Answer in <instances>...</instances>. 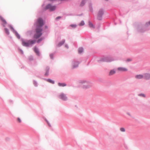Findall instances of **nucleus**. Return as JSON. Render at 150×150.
Instances as JSON below:
<instances>
[{"mask_svg": "<svg viewBox=\"0 0 150 150\" xmlns=\"http://www.w3.org/2000/svg\"><path fill=\"white\" fill-rule=\"evenodd\" d=\"M79 82L82 84H84L83 86V88L85 89L89 88L93 86L91 82L85 80H80L79 81Z\"/></svg>", "mask_w": 150, "mask_h": 150, "instance_id": "obj_3", "label": "nucleus"}, {"mask_svg": "<svg viewBox=\"0 0 150 150\" xmlns=\"http://www.w3.org/2000/svg\"><path fill=\"white\" fill-rule=\"evenodd\" d=\"M80 62L76 59L73 60L71 62V67L72 69L77 68L79 66Z\"/></svg>", "mask_w": 150, "mask_h": 150, "instance_id": "obj_7", "label": "nucleus"}, {"mask_svg": "<svg viewBox=\"0 0 150 150\" xmlns=\"http://www.w3.org/2000/svg\"><path fill=\"white\" fill-rule=\"evenodd\" d=\"M56 8L55 6H52L51 4H47L44 8L45 10H49L50 11H54Z\"/></svg>", "mask_w": 150, "mask_h": 150, "instance_id": "obj_4", "label": "nucleus"}, {"mask_svg": "<svg viewBox=\"0 0 150 150\" xmlns=\"http://www.w3.org/2000/svg\"><path fill=\"white\" fill-rule=\"evenodd\" d=\"M104 14V10L103 9H100L98 13L97 16L98 19L99 20H101L102 18V16Z\"/></svg>", "mask_w": 150, "mask_h": 150, "instance_id": "obj_9", "label": "nucleus"}, {"mask_svg": "<svg viewBox=\"0 0 150 150\" xmlns=\"http://www.w3.org/2000/svg\"><path fill=\"white\" fill-rule=\"evenodd\" d=\"M18 50H19V51L21 53V54H23V50H22L21 49H20V48H19V49H18Z\"/></svg>", "mask_w": 150, "mask_h": 150, "instance_id": "obj_36", "label": "nucleus"}, {"mask_svg": "<svg viewBox=\"0 0 150 150\" xmlns=\"http://www.w3.org/2000/svg\"><path fill=\"white\" fill-rule=\"evenodd\" d=\"M58 98L64 101H67L68 100L67 95L63 93H60L58 96Z\"/></svg>", "mask_w": 150, "mask_h": 150, "instance_id": "obj_6", "label": "nucleus"}, {"mask_svg": "<svg viewBox=\"0 0 150 150\" xmlns=\"http://www.w3.org/2000/svg\"><path fill=\"white\" fill-rule=\"evenodd\" d=\"M62 18V17L60 16H59L55 18V20L56 21H58L59 19H61Z\"/></svg>", "mask_w": 150, "mask_h": 150, "instance_id": "obj_30", "label": "nucleus"}, {"mask_svg": "<svg viewBox=\"0 0 150 150\" xmlns=\"http://www.w3.org/2000/svg\"><path fill=\"white\" fill-rule=\"evenodd\" d=\"M50 70V68L47 67H46L45 69L46 72L45 74V76H47L49 75V71Z\"/></svg>", "mask_w": 150, "mask_h": 150, "instance_id": "obj_18", "label": "nucleus"}, {"mask_svg": "<svg viewBox=\"0 0 150 150\" xmlns=\"http://www.w3.org/2000/svg\"><path fill=\"white\" fill-rule=\"evenodd\" d=\"M146 27H148L150 26V21L146 22L145 25Z\"/></svg>", "mask_w": 150, "mask_h": 150, "instance_id": "obj_26", "label": "nucleus"}, {"mask_svg": "<svg viewBox=\"0 0 150 150\" xmlns=\"http://www.w3.org/2000/svg\"><path fill=\"white\" fill-rule=\"evenodd\" d=\"M21 40L22 45L26 47L32 46L33 44L35 43L36 42L35 40H25L23 38H22Z\"/></svg>", "mask_w": 150, "mask_h": 150, "instance_id": "obj_2", "label": "nucleus"}, {"mask_svg": "<svg viewBox=\"0 0 150 150\" xmlns=\"http://www.w3.org/2000/svg\"><path fill=\"white\" fill-rule=\"evenodd\" d=\"M117 69L120 72H125L128 70V69L126 68L123 67H119L117 68Z\"/></svg>", "mask_w": 150, "mask_h": 150, "instance_id": "obj_11", "label": "nucleus"}, {"mask_svg": "<svg viewBox=\"0 0 150 150\" xmlns=\"http://www.w3.org/2000/svg\"><path fill=\"white\" fill-rule=\"evenodd\" d=\"M65 47H66L67 49L69 48L68 45L67 44H66L65 45Z\"/></svg>", "mask_w": 150, "mask_h": 150, "instance_id": "obj_40", "label": "nucleus"}, {"mask_svg": "<svg viewBox=\"0 0 150 150\" xmlns=\"http://www.w3.org/2000/svg\"><path fill=\"white\" fill-rule=\"evenodd\" d=\"M144 79L146 80L150 79V73H145L144 74Z\"/></svg>", "mask_w": 150, "mask_h": 150, "instance_id": "obj_12", "label": "nucleus"}, {"mask_svg": "<svg viewBox=\"0 0 150 150\" xmlns=\"http://www.w3.org/2000/svg\"><path fill=\"white\" fill-rule=\"evenodd\" d=\"M8 139H9V138H6V140H8Z\"/></svg>", "mask_w": 150, "mask_h": 150, "instance_id": "obj_43", "label": "nucleus"}, {"mask_svg": "<svg viewBox=\"0 0 150 150\" xmlns=\"http://www.w3.org/2000/svg\"><path fill=\"white\" fill-rule=\"evenodd\" d=\"M132 59H130V58H128V59H127V60H126V61L127 62H130L132 61Z\"/></svg>", "mask_w": 150, "mask_h": 150, "instance_id": "obj_37", "label": "nucleus"}, {"mask_svg": "<svg viewBox=\"0 0 150 150\" xmlns=\"http://www.w3.org/2000/svg\"><path fill=\"white\" fill-rule=\"evenodd\" d=\"M70 26L73 28H74L76 27L77 25L75 24H72L70 25Z\"/></svg>", "mask_w": 150, "mask_h": 150, "instance_id": "obj_28", "label": "nucleus"}, {"mask_svg": "<svg viewBox=\"0 0 150 150\" xmlns=\"http://www.w3.org/2000/svg\"><path fill=\"white\" fill-rule=\"evenodd\" d=\"M135 77L136 79H141L144 78V74H138L135 76Z\"/></svg>", "mask_w": 150, "mask_h": 150, "instance_id": "obj_13", "label": "nucleus"}, {"mask_svg": "<svg viewBox=\"0 0 150 150\" xmlns=\"http://www.w3.org/2000/svg\"><path fill=\"white\" fill-rule=\"evenodd\" d=\"M0 19L2 22V25L4 27H5L6 25L7 24V22L1 16H0Z\"/></svg>", "mask_w": 150, "mask_h": 150, "instance_id": "obj_10", "label": "nucleus"}, {"mask_svg": "<svg viewBox=\"0 0 150 150\" xmlns=\"http://www.w3.org/2000/svg\"><path fill=\"white\" fill-rule=\"evenodd\" d=\"M85 24L84 21H82L81 22L79 23V25L80 26H82L83 25Z\"/></svg>", "mask_w": 150, "mask_h": 150, "instance_id": "obj_27", "label": "nucleus"}, {"mask_svg": "<svg viewBox=\"0 0 150 150\" xmlns=\"http://www.w3.org/2000/svg\"><path fill=\"white\" fill-rule=\"evenodd\" d=\"M83 51V49L82 47H80L78 49V52L79 54L81 53Z\"/></svg>", "mask_w": 150, "mask_h": 150, "instance_id": "obj_25", "label": "nucleus"}, {"mask_svg": "<svg viewBox=\"0 0 150 150\" xmlns=\"http://www.w3.org/2000/svg\"><path fill=\"white\" fill-rule=\"evenodd\" d=\"M92 4L91 2H90L88 4V6L90 11L91 12H93V9L92 6Z\"/></svg>", "mask_w": 150, "mask_h": 150, "instance_id": "obj_20", "label": "nucleus"}, {"mask_svg": "<svg viewBox=\"0 0 150 150\" xmlns=\"http://www.w3.org/2000/svg\"><path fill=\"white\" fill-rule=\"evenodd\" d=\"M4 30L5 33L7 35H9V34L10 33L8 29L6 28H5Z\"/></svg>", "mask_w": 150, "mask_h": 150, "instance_id": "obj_23", "label": "nucleus"}, {"mask_svg": "<svg viewBox=\"0 0 150 150\" xmlns=\"http://www.w3.org/2000/svg\"><path fill=\"white\" fill-rule=\"evenodd\" d=\"M65 40L64 39L62 41L59 42L57 45V46L60 47L65 42Z\"/></svg>", "mask_w": 150, "mask_h": 150, "instance_id": "obj_17", "label": "nucleus"}, {"mask_svg": "<svg viewBox=\"0 0 150 150\" xmlns=\"http://www.w3.org/2000/svg\"><path fill=\"white\" fill-rule=\"evenodd\" d=\"M44 79L46 81L50 83H51L54 84V81L53 80H52L50 79Z\"/></svg>", "mask_w": 150, "mask_h": 150, "instance_id": "obj_15", "label": "nucleus"}, {"mask_svg": "<svg viewBox=\"0 0 150 150\" xmlns=\"http://www.w3.org/2000/svg\"><path fill=\"white\" fill-rule=\"evenodd\" d=\"M33 84L35 87H37L38 85V82L35 80H33Z\"/></svg>", "mask_w": 150, "mask_h": 150, "instance_id": "obj_24", "label": "nucleus"}, {"mask_svg": "<svg viewBox=\"0 0 150 150\" xmlns=\"http://www.w3.org/2000/svg\"><path fill=\"white\" fill-rule=\"evenodd\" d=\"M127 114L129 116H130V117H131V116H131V114H130L129 112H127Z\"/></svg>", "mask_w": 150, "mask_h": 150, "instance_id": "obj_39", "label": "nucleus"}, {"mask_svg": "<svg viewBox=\"0 0 150 150\" xmlns=\"http://www.w3.org/2000/svg\"><path fill=\"white\" fill-rule=\"evenodd\" d=\"M8 27L10 28L11 31L15 35L17 38L18 39H20L21 38L20 35L18 33L17 31L14 29L12 26L11 25H8Z\"/></svg>", "mask_w": 150, "mask_h": 150, "instance_id": "obj_8", "label": "nucleus"}, {"mask_svg": "<svg viewBox=\"0 0 150 150\" xmlns=\"http://www.w3.org/2000/svg\"><path fill=\"white\" fill-rule=\"evenodd\" d=\"M45 28H47V26H45Z\"/></svg>", "mask_w": 150, "mask_h": 150, "instance_id": "obj_42", "label": "nucleus"}, {"mask_svg": "<svg viewBox=\"0 0 150 150\" xmlns=\"http://www.w3.org/2000/svg\"><path fill=\"white\" fill-rule=\"evenodd\" d=\"M53 55H54L53 53H51V54H50V57L51 59H53Z\"/></svg>", "mask_w": 150, "mask_h": 150, "instance_id": "obj_32", "label": "nucleus"}, {"mask_svg": "<svg viewBox=\"0 0 150 150\" xmlns=\"http://www.w3.org/2000/svg\"><path fill=\"white\" fill-rule=\"evenodd\" d=\"M139 96H142L144 97H145V94L143 93H141L139 95Z\"/></svg>", "mask_w": 150, "mask_h": 150, "instance_id": "obj_33", "label": "nucleus"}, {"mask_svg": "<svg viewBox=\"0 0 150 150\" xmlns=\"http://www.w3.org/2000/svg\"><path fill=\"white\" fill-rule=\"evenodd\" d=\"M116 73V71L115 69H113L111 70L109 73V75L110 76Z\"/></svg>", "mask_w": 150, "mask_h": 150, "instance_id": "obj_16", "label": "nucleus"}, {"mask_svg": "<svg viewBox=\"0 0 150 150\" xmlns=\"http://www.w3.org/2000/svg\"><path fill=\"white\" fill-rule=\"evenodd\" d=\"M44 39V38H41L40 39H39L37 41V42L38 43H39L40 42H41L43 39Z\"/></svg>", "mask_w": 150, "mask_h": 150, "instance_id": "obj_29", "label": "nucleus"}, {"mask_svg": "<svg viewBox=\"0 0 150 150\" xmlns=\"http://www.w3.org/2000/svg\"><path fill=\"white\" fill-rule=\"evenodd\" d=\"M105 0L107 1H108V0Z\"/></svg>", "mask_w": 150, "mask_h": 150, "instance_id": "obj_44", "label": "nucleus"}, {"mask_svg": "<svg viewBox=\"0 0 150 150\" xmlns=\"http://www.w3.org/2000/svg\"><path fill=\"white\" fill-rule=\"evenodd\" d=\"M58 85L60 87H64L66 86L67 85L66 84L64 83H58Z\"/></svg>", "mask_w": 150, "mask_h": 150, "instance_id": "obj_19", "label": "nucleus"}, {"mask_svg": "<svg viewBox=\"0 0 150 150\" xmlns=\"http://www.w3.org/2000/svg\"><path fill=\"white\" fill-rule=\"evenodd\" d=\"M17 120L19 122H21V120L19 118H18L17 119Z\"/></svg>", "mask_w": 150, "mask_h": 150, "instance_id": "obj_38", "label": "nucleus"}, {"mask_svg": "<svg viewBox=\"0 0 150 150\" xmlns=\"http://www.w3.org/2000/svg\"><path fill=\"white\" fill-rule=\"evenodd\" d=\"M100 61L106 62H111L115 60V59L112 57H104L101 58Z\"/></svg>", "mask_w": 150, "mask_h": 150, "instance_id": "obj_5", "label": "nucleus"}, {"mask_svg": "<svg viewBox=\"0 0 150 150\" xmlns=\"http://www.w3.org/2000/svg\"><path fill=\"white\" fill-rule=\"evenodd\" d=\"M89 26L90 27L92 28H95V27L93 24L90 21L88 22Z\"/></svg>", "mask_w": 150, "mask_h": 150, "instance_id": "obj_22", "label": "nucleus"}, {"mask_svg": "<svg viewBox=\"0 0 150 150\" xmlns=\"http://www.w3.org/2000/svg\"><path fill=\"white\" fill-rule=\"evenodd\" d=\"M35 25L36 26V33L34 35V38L38 39L42 34V27L44 25L43 19L41 18H38L35 22Z\"/></svg>", "mask_w": 150, "mask_h": 150, "instance_id": "obj_1", "label": "nucleus"}, {"mask_svg": "<svg viewBox=\"0 0 150 150\" xmlns=\"http://www.w3.org/2000/svg\"><path fill=\"white\" fill-rule=\"evenodd\" d=\"M139 31L140 32H143L144 31H143L142 30H139Z\"/></svg>", "mask_w": 150, "mask_h": 150, "instance_id": "obj_41", "label": "nucleus"}, {"mask_svg": "<svg viewBox=\"0 0 150 150\" xmlns=\"http://www.w3.org/2000/svg\"><path fill=\"white\" fill-rule=\"evenodd\" d=\"M29 59L30 61H32L33 60V57L32 56H30L29 57Z\"/></svg>", "mask_w": 150, "mask_h": 150, "instance_id": "obj_34", "label": "nucleus"}, {"mask_svg": "<svg viewBox=\"0 0 150 150\" xmlns=\"http://www.w3.org/2000/svg\"><path fill=\"white\" fill-rule=\"evenodd\" d=\"M87 0H82L80 4V6H83L86 2Z\"/></svg>", "mask_w": 150, "mask_h": 150, "instance_id": "obj_21", "label": "nucleus"}, {"mask_svg": "<svg viewBox=\"0 0 150 150\" xmlns=\"http://www.w3.org/2000/svg\"><path fill=\"white\" fill-rule=\"evenodd\" d=\"M120 130L122 132H125V129L123 127H122V128H120Z\"/></svg>", "mask_w": 150, "mask_h": 150, "instance_id": "obj_31", "label": "nucleus"}, {"mask_svg": "<svg viewBox=\"0 0 150 150\" xmlns=\"http://www.w3.org/2000/svg\"><path fill=\"white\" fill-rule=\"evenodd\" d=\"M34 51L36 54L38 56L40 55V53L38 49L36 47H35L34 48Z\"/></svg>", "mask_w": 150, "mask_h": 150, "instance_id": "obj_14", "label": "nucleus"}, {"mask_svg": "<svg viewBox=\"0 0 150 150\" xmlns=\"http://www.w3.org/2000/svg\"><path fill=\"white\" fill-rule=\"evenodd\" d=\"M45 120L47 122V123L48 125L50 127H51V125L49 123V122L47 120V119H45Z\"/></svg>", "mask_w": 150, "mask_h": 150, "instance_id": "obj_35", "label": "nucleus"}]
</instances>
